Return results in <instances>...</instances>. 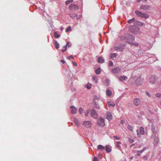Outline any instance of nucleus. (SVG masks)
<instances>
[{
  "label": "nucleus",
  "mask_w": 161,
  "mask_h": 161,
  "mask_svg": "<svg viewBox=\"0 0 161 161\" xmlns=\"http://www.w3.org/2000/svg\"><path fill=\"white\" fill-rule=\"evenodd\" d=\"M126 42L130 45L138 46V44L136 43H134L133 41L135 40V37L131 35H128L126 36Z\"/></svg>",
  "instance_id": "obj_1"
},
{
  "label": "nucleus",
  "mask_w": 161,
  "mask_h": 161,
  "mask_svg": "<svg viewBox=\"0 0 161 161\" xmlns=\"http://www.w3.org/2000/svg\"><path fill=\"white\" fill-rule=\"evenodd\" d=\"M131 26L129 27V31L130 32L133 33V34H136L137 32L140 30L139 27L135 26Z\"/></svg>",
  "instance_id": "obj_2"
},
{
  "label": "nucleus",
  "mask_w": 161,
  "mask_h": 161,
  "mask_svg": "<svg viewBox=\"0 0 161 161\" xmlns=\"http://www.w3.org/2000/svg\"><path fill=\"white\" fill-rule=\"evenodd\" d=\"M69 8L72 11H77L78 10L79 6L77 4H71L69 5Z\"/></svg>",
  "instance_id": "obj_3"
},
{
  "label": "nucleus",
  "mask_w": 161,
  "mask_h": 161,
  "mask_svg": "<svg viewBox=\"0 0 161 161\" xmlns=\"http://www.w3.org/2000/svg\"><path fill=\"white\" fill-rule=\"evenodd\" d=\"M98 125L100 126L103 127L105 125L104 119L102 118H100L97 121Z\"/></svg>",
  "instance_id": "obj_4"
},
{
  "label": "nucleus",
  "mask_w": 161,
  "mask_h": 161,
  "mask_svg": "<svg viewBox=\"0 0 161 161\" xmlns=\"http://www.w3.org/2000/svg\"><path fill=\"white\" fill-rule=\"evenodd\" d=\"M151 6L148 5H142L140 6V10H149L151 8Z\"/></svg>",
  "instance_id": "obj_5"
},
{
  "label": "nucleus",
  "mask_w": 161,
  "mask_h": 161,
  "mask_svg": "<svg viewBox=\"0 0 161 161\" xmlns=\"http://www.w3.org/2000/svg\"><path fill=\"white\" fill-rule=\"evenodd\" d=\"M140 133H139V130L138 129L136 130L137 136L138 137H140V134L144 135V128L142 127H140L139 129Z\"/></svg>",
  "instance_id": "obj_6"
},
{
  "label": "nucleus",
  "mask_w": 161,
  "mask_h": 161,
  "mask_svg": "<svg viewBox=\"0 0 161 161\" xmlns=\"http://www.w3.org/2000/svg\"><path fill=\"white\" fill-rule=\"evenodd\" d=\"M69 16L72 19L76 17L77 19H79L80 18V16H78V14H75L74 12H72L70 13L69 14Z\"/></svg>",
  "instance_id": "obj_7"
},
{
  "label": "nucleus",
  "mask_w": 161,
  "mask_h": 161,
  "mask_svg": "<svg viewBox=\"0 0 161 161\" xmlns=\"http://www.w3.org/2000/svg\"><path fill=\"white\" fill-rule=\"evenodd\" d=\"M120 70V69L119 67H116L113 69L111 70V71L114 74H118L119 73Z\"/></svg>",
  "instance_id": "obj_8"
},
{
  "label": "nucleus",
  "mask_w": 161,
  "mask_h": 161,
  "mask_svg": "<svg viewBox=\"0 0 161 161\" xmlns=\"http://www.w3.org/2000/svg\"><path fill=\"white\" fill-rule=\"evenodd\" d=\"M91 113L92 117H94L95 118H96V117H97V114L94 109H92L91 111Z\"/></svg>",
  "instance_id": "obj_9"
},
{
  "label": "nucleus",
  "mask_w": 161,
  "mask_h": 161,
  "mask_svg": "<svg viewBox=\"0 0 161 161\" xmlns=\"http://www.w3.org/2000/svg\"><path fill=\"white\" fill-rule=\"evenodd\" d=\"M133 103L135 105L137 106L139 105L140 103V100L138 98H136L134 99Z\"/></svg>",
  "instance_id": "obj_10"
},
{
  "label": "nucleus",
  "mask_w": 161,
  "mask_h": 161,
  "mask_svg": "<svg viewBox=\"0 0 161 161\" xmlns=\"http://www.w3.org/2000/svg\"><path fill=\"white\" fill-rule=\"evenodd\" d=\"M156 81V78L155 76H152L150 78V83L152 84H154Z\"/></svg>",
  "instance_id": "obj_11"
},
{
  "label": "nucleus",
  "mask_w": 161,
  "mask_h": 161,
  "mask_svg": "<svg viewBox=\"0 0 161 161\" xmlns=\"http://www.w3.org/2000/svg\"><path fill=\"white\" fill-rule=\"evenodd\" d=\"M83 125L84 126H86L87 127H90L92 125V124L89 121H84L83 123Z\"/></svg>",
  "instance_id": "obj_12"
},
{
  "label": "nucleus",
  "mask_w": 161,
  "mask_h": 161,
  "mask_svg": "<svg viewBox=\"0 0 161 161\" xmlns=\"http://www.w3.org/2000/svg\"><path fill=\"white\" fill-rule=\"evenodd\" d=\"M106 118L109 120H111L112 119V116L111 113L108 112L106 113Z\"/></svg>",
  "instance_id": "obj_13"
},
{
  "label": "nucleus",
  "mask_w": 161,
  "mask_h": 161,
  "mask_svg": "<svg viewBox=\"0 0 161 161\" xmlns=\"http://www.w3.org/2000/svg\"><path fill=\"white\" fill-rule=\"evenodd\" d=\"M145 25L144 23L141 22L139 21L136 20L135 22H134V26L139 25L140 26H142Z\"/></svg>",
  "instance_id": "obj_14"
},
{
  "label": "nucleus",
  "mask_w": 161,
  "mask_h": 161,
  "mask_svg": "<svg viewBox=\"0 0 161 161\" xmlns=\"http://www.w3.org/2000/svg\"><path fill=\"white\" fill-rule=\"evenodd\" d=\"M114 49L115 50H119L121 52H122L124 50V48L121 47L120 45L114 47Z\"/></svg>",
  "instance_id": "obj_15"
},
{
  "label": "nucleus",
  "mask_w": 161,
  "mask_h": 161,
  "mask_svg": "<svg viewBox=\"0 0 161 161\" xmlns=\"http://www.w3.org/2000/svg\"><path fill=\"white\" fill-rule=\"evenodd\" d=\"M70 108L71 109V112L72 114H75L76 112V108L73 106H71L70 107Z\"/></svg>",
  "instance_id": "obj_16"
},
{
  "label": "nucleus",
  "mask_w": 161,
  "mask_h": 161,
  "mask_svg": "<svg viewBox=\"0 0 161 161\" xmlns=\"http://www.w3.org/2000/svg\"><path fill=\"white\" fill-rule=\"evenodd\" d=\"M92 106L94 108H96L97 109H99L100 108L99 105L95 101H93L92 103Z\"/></svg>",
  "instance_id": "obj_17"
},
{
  "label": "nucleus",
  "mask_w": 161,
  "mask_h": 161,
  "mask_svg": "<svg viewBox=\"0 0 161 161\" xmlns=\"http://www.w3.org/2000/svg\"><path fill=\"white\" fill-rule=\"evenodd\" d=\"M97 61L99 63H103L104 62V59L102 57H99L98 58Z\"/></svg>",
  "instance_id": "obj_18"
},
{
  "label": "nucleus",
  "mask_w": 161,
  "mask_h": 161,
  "mask_svg": "<svg viewBox=\"0 0 161 161\" xmlns=\"http://www.w3.org/2000/svg\"><path fill=\"white\" fill-rule=\"evenodd\" d=\"M141 18H144L145 19L148 18L149 15L147 13H143Z\"/></svg>",
  "instance_id": "obj_19"
},
{
  "label": "nucleus",
  "mask_w": 161,
  "mask_h": 161,
  "mask_svg": "<svg viewBox=\"0 0 161 161\" xmlns=\"http://www.w3.org/2000/svg\"><path fill=\"white\" fill-rule=\"evenodd\" d=\"M135 13L138 17H141L143 13L138 10H136L135 11Z\"/></svg>",
  "instance_id": "obj_20"
},
{
  "label": "nucleus",
  "mask_w": 161,
  "mask_h": 161,
  "mask_svg": "<svg viewBox=\"0 0 161 161\" xmlns=\"http://www.w3.org/2000/svg\"><path fill=\"white\" fill-rule=\"evenodd\" d=\"M121 143L120 142L118 141V142H117V143H116V145L117 147L119 149L120 151H122V149H121V146L119 145V144Z\"/></svg>",
  "instance_id": "obj_21"
},
{
  "label": "nucleus",
  "mask_w": 161,
  "mask_h": 161,
  "mask_svg": "<svg viewBox=\"0 0 161 161\" xmlns=\"http://www.w3.org/2000/svg\"><path fill=\"white\" fill-rule=\"evenodd\" d=\"M105 149L107 152L108 153H110L112 150L111 148H110L108 145H106L105 147Z\"/></svg>",
  "instance_id": "obj_22"
},
{
  "label": "nucleus",
  "mask_w": 161,
  "mask_h": 161,
  "mask_svg": "<svg viewBox=\"0 0 161 161\" xmlns=\"http://www.w3.org/2000/svg\"><path fill=\"white\" fill-rule=\"evenodd\" d=\"M135 19V18H133L131 19H130L128 20L127 21V22L129 24H130L132 23H134V22H136Z\"/></svg>",
  "instance_id": "obj_23"
},
{
  "label": "nucleus",
  "mask_w": 161,
  "mask_h": 161,
  "mask_svg": "<svg viewBox=\"0 0 161 161\" xmlns=\"http://www.w3.org/2000/svg\"><path fill=\"white\" fill-rule=\"evenodd\" d=\"M54 44L55 46V48L58 49L59 47V44L57 41H55Z\"/></svg>",
  "instance_id": "obj_24"
},
{
  "label": "nucleus",
  "mask_w": 161,
  "mask_h": 161,
  "mask_svg": "<svg viewBox=\"0 0 161 161\" xmlns=\"http://www.w3.org/2000/svg\"><path fill=\"white\" fill-rule=\"evenodd\" d=\"M97 148L99 150H102L104 149L105 147L101 145H99L97 146Z\"/></svg>",
  "instance_id": "obj_25"
},
{
  "label": "nucleus",
  "mask_w": 161,
  "mask_h": 161,
  "mask_svg": "<svg viewBox=\"0 0 161 161\" xmlns=\"http://www.w3.org/2000/svg\"><path fill=\"white\" fill-rule=\"evenodd\" d=\"M106 94L109 97H110L112 95V92L110 90L107 89L106 90Z\"/></svg>",
  "instance_id": "obj_26"
},
{
  "label": "nucleus",
  "mask_w": 161,
  "mask_h": 161,
  "mask_svg": "<svg viewBox=\"0 0 161 161\" xmlns=\"http://www.w3.org/2000/svg\"><path fill=\"white\" fill-rule=\"evenodd\" d=\"M74 121V123H75V124L77 125V126H79L80 125L79 123L78 122V120L76 118H74L73 119Z\"/></svg>",
  "instance_id": "obj_27"
},
{
  "label": "nucleus",
  "mask_w": 161,
  "mask_h": 161,
  "mask_svg": "<svg viewBox=\"0 0 161 161\" xmlns=\"http://www.w3.org/2000/svg\"><path fill=\"white\" fill-rule=\"evenodd\" d=\"M127 77L125 76H121L119 78V79L120 81H123L125 80L126 79H127Z\"/></svg>",
  "instance_id": "obj_28"
},
{
  "label": "nucleus",
  "mask_w": 161,
  "mask_h": 161,
  "mask_svg": "<svg viewBox=\"0 0 161 161\" xmlns=\"http://www.w3.org/2000/svg\"><path fill=\"white\" fill-rule=\"evenodd\" d=\"M118 54L116 53H113V54H111L110 55V58H116Z\"/></svg>",
  "instance_id": "obj_29"
},
{
  "label": "nucleus",
  "mask_w": 161,
  "mask_h": 161,
  "mask_svg": "<svg viewBox=\"0 0 161 161\" xmlns=\"http://www.w3.org/2000/svg\"><path fill=\"white\" fill-rule=\"evenodd\" d=\"M60 36V35L58 34L57 32H54V36L56 38H58Z\"/></svg>",
  "instance_id": "obj_30"
},
{
  "label": "nucleus",
  "mask_w": 161,
  "mask_h": 161,
  "mask_svg": "<svg viewBox=\"0 0 161 161\" xmlns=\"http://www.w3.org/2000/svg\"><path fill=\"white\" fill-rule=\"evenodd\" d=\"M100 69H101L99 67L97 68L95 71L97 75L99 74L100 73Z\"/></svg>",
  "instance_id": "obj_31"
},
{
  "label": "nucleus",
  "mask_w": 161,
  "mask_h": 161,
  "mask_svg": "<svg viewBox=\"0 0 161 161\" xmlns=\"http://www.w3.org/2000/svg\"><path fill=\"white\" fill-rule=\"evenodd\" d=\"M73 0H69L68 1H67L65 2V4L66 5H67L68 4H69L70 3H72L73 2Z\"/></svg>",
  "instance_id": "obj_32"
},
{
  "label": "nucleus",
  "mask_w": 161,
  "mask_h": 161,
  "mask_svg": "<svg viewBox=\"0 0 161 161\" xmlns=\"http://www.w3.org/2000/svg\"><path fill=\"white\" fill-rule=\"evenodd\" d=\"M146 149V147H144L142 150L138 151L137 152L138 153H142Z\"/></svg>",
  "instance_id": "obj_33"
},
{
  "label": "nucleus",
  "mask_w": 161,
  "mask_h": 161,
  "mask_svg": "<svg viewBox=\"0 0 161 161\" xmlns=\"http://www.w3.org/2000/svg\"><path fill=\"white\" fill-rule=\"evenodd\" d=\"M127 128L129 130L131 131H133V128L132 126H131L130 125H129L127 126Z\"/></svg>",
  "instance_id": "obj_34"
},
{
  "label": "nucleus",
  "mask_w": 161,
  "mask_h": 161,
  "mask_svg": "<svg viewBox=\"0 0 161 161\" xmlns=\"http://www.w3.org/2000/svg\"><path fill=\"white\" fill-rule=\"evenodd\" d=\"M140 80V78L137 79L136 81V83L138 85H141L142 84V82H138L139 81V80Z\"/></svg>",
  "instance_id": "obj_35"
},
{
  "label": "nucleus",
  "mask_w": 161,
  "mask_h": 161,
  "mask_svg": "<svg viewBox=\"0 0 161 161\" xmlns=\"http://www.w3.org/2000/svg\"><path fill=\"white\" fill-rule=\"evenodd\" d=\"M120 40L121 41H124L126 40V36H121L120 37Z\"/></svg>",
  "instance_id": "obj_36"
},
{
  "label": "nucleus",
  "mask_w": 161,
  "mask_h": 161,
  "mask_svg": "<svg viewBox=\"0 0 161 161\" xmlns=\"http://www.w3.org/2000/svg\"><path fill=\"white\" fill-rule=\"evenodd\" d=\"M108 103L109 105V106H112V107H114L115 105V104L114 103H113L112 104L110 103V102H108Z\"/></svg>",
  "instance_id": "obj_37"
},
{
  "label": "nucleus",
  "mask_w": 161,
  "mask_h": 161,
  "mask_svg": "<svg viewBox=\"0 0 161 161\" xmlns=\"http://www.w3.org/2000/svg\"><path fill=\"white\" fill-rule=\"evenodd\" d=\"M71 28L70 26H69L66 29V32H68L69 31H71Z\"/></svg>",
  "instance_id": "obj_38"
},
{
  "label": "nucleus",
  "mask_w": 161,
  "mask_h": 161,
  "mask_svg": "<svg viewBox=\"0 0 161 161\" xmlns=\"http://www.w3.org/2000/svg\"><path fill=\"white\" fill-rule=\"evenodd\" d=\"M154 141L155 143H158L159 142L158 139L157 137H155L154 138Z\"/></svg>",
  "instance_id": "obj_39"
},
{
  "label": "nucleus",
  "mask_w": 161,
  "mask_h": 161,
  "mask_svg": "<svg viewBox=\"0 0 161 161\" xmlns=\"http://www.w3.org/2000/svg\"><path fill=\"white\" fill-rule=\"evenodd\" d=\"M108 65L109 66H113V63L112 61H109L108 62Z\"/></svg>",
  "instance_id": "obj_40"
},
{
  "label": "nucleus",
  "mask_w": 161,
  "mask_h": 161,
  "mask_svg": "<svg viewBox=\"0 0 161 161\" xmlns=\"http://www.w3.org/2000/svg\"><path fill=\"white\" fill-rule=\"evenodd\" d=\"M83 109L81 107L80 108L79 110V112L80 113V114H81L83 112Z\"/></svg>",
  "instance_id": "obj_41"
},
{
  "label": "nucleus",
  "mask_w": 161,
  "mask_h": 161,
  "mask_svg": "<svg viewBox=\"0 0 161 161\" xmlns=\"http://www.w3.org/2000/svg\"><path fill=\"white\" fill-rule=\"evenodd\" d=\"M105 82L108 86L109 85L110 83V81L108 79H106L105 80Z\"/></svg>",
  "instance_id": "obj_42"
},
{
  "label": "nucleus",
  "mask_w": 161,
  "mask_h": 161,
  "mask_svg": "<svg viewBox=\"0 0 161 161\" xmlns=\"http://www.w3.org/2000/svg\"><path fill=\"white\" fill-rule=\"evenodd\" d=\"M99 99L97 96L95 95L94 97V101H95L96 100H99Z\"/></svg>",
  "instance_id": "obj_43"
},
{
  "label": "nucleus",
  "mask_w": 161,
  "mask_h": 161,
  "mask_svg": "<svg viewBox=\"0 0 161 161\" xmlns=\"http://www.w3.org/2000/svg\"><path fill=\"white\" fill-rule=\"evenodd\" d=\"M155 127L154 126V125H153L152 126L151 130H152V131H153V133L154 132L155 130Z\"/></svg>",
  "instance_id": "obj_44"
},
{
  "label": "nucleus",
  "mask_w": 161,
  "mask_h": 161,
  "mask_svg": "<svg viewBox=\"0 0 161 161\" xmlns=\"http://www.w3.org/2000/svg\"><path fill=\"white\" fill-rule=\"evenodd\" d=\"M156 97L159 98L161 97V94L160 93H157L156 94Z\"/></svg>",
  "instance_id": "obj_45"
},
{
  "label": "nucleus",
  "mask_w": 161,
  "mask_h": 161,
  "mask_svg": "<svg viewBox=\"0 0 161 161\" xmlns=\"http://www.w3.org/2000/svg\"><path fill=\"white\" fill-rule=\"evenodd\" d=\"M129 142H130V143H131L133 142L134 141V140L133 139H131V138L129 139Z\"/></svg>",
  "instance_id": "obj_46"
},
{
  "label": "nucleus",
  "mask_w": 161,
  "mask_h": 161,
  "mask_svg": "<svg viewBox=\"0 0 161 161\" xmlns=\"http://www.w3.org/2000/svg\"><path fill=\"white\" fill-rule=\"evenodd\" d=\"M147 157L146 155H145L143 157V159L144 160H147Z\"/></svg>",
  "instance_id": "obj_47"
},
{
  "label": "nucleus",
  "mask_w": 161,
  "mask_h": 161,
  "mask_svg": "<svg viewBox=\"0 0 161 161\" xmlns=\"http://www.w3.org/2000/svg\"><path fill=\"white\" fill-rule=\"evenodd\" d=\"M114 137L117 140H119L120 139V138L116 136H114Z\"/></svg>",
  "instance_id": "obj_48"
},
{
  "label": "nucleus",
  "mask_w": 161,
  "mask_h": 161,
  "mask_svg": "<svg viewBox=\"0 0 161 161\" xmlns=\"http://www.w3.org/2000/svg\"><path fill=\"white\" fill-rule=\"evenodd\" d=\"M93 161H98V158L97 157H95L93 158Z\"/></svg>",
  "instance_id": "obj_49"
},
{
  "label": "nucleus",
  "mask_w": 161,
  "mask_h": 161,
  "mask_svg": "<svg viewBox=\"0 0 161 161\" xmlns=\"http://www.w3.org/2000/svg\"><path fill=\"white\" fill-rule=\"evenodd\" d=\"M69 42H67V43L66 44V45L65 46H66L67 47L68 46V47H71V45L70 44L69 45Z\"/></svg>",
  "instance_id": "obj_50"
},
{
  "label": "nucleus",
  "mask_w": 161,
  "mask_h": 161,
  "mask_svg": "<svg viewBox=\"0 0 161 161\" xmlns=\"http://www.w3.org/2000/svg\"><path fill=\"white\" fill-rule=\"evenodd\" d=\"M148 111H149V112L151 114H153V111H152L150 109H148Z\"/></svg>",
  "instance_id": "obj_51"
},
{
  "label": "nucleus",
  "mask_w": 161,
  "mask_h": 161,
  "mask_svg": "<svg viewBox=\"0 0 161 161\" xmlns=\"http://www.w3.org/2000/svg\"><path fill=\"white\" fill-rule=\"evenodd\" d=\"M70 58H71L72 59L74 58L73 57L72 55H71L69 57H68L67 58L68 59H70Z\"/></svg>",
  "instance_id": "obj_52"
},
{
  "label": "nucleus",
  "mask_w": 161,
  "mask_h": 161,
  "mask_svg": "<svg viewBox=\"0 0 161 161\" xmlns=\"http://www.w3.org/2000/svg\"><path fill=\"white\" fill-rule=\"evenodd\" d=\"M72 63L73 64V65L75 66H77V64L76 63H75L73 61L72 62Z\"/></svg>",
  "instance_id": "obj_53"
},
{
  "label": "nucleus",
  "mask_w": 161,
  "mask_h": 161,
  "mask_svg": "<svg viewBox=\"0 0 161 161\" xmlns=\"http://www.w3.org/2000/svg\"><path fill=\"white\" fill-rule=\"evenodd\" d=\"M146 95L149 97H150V94L147 91H146Z\"/></svg>",
  "instance_id": "obj_54"
},
{
  "label": "nucleus",
  "mask_w": 161,
  "mask_h": 161,
  "mask_svg": "<svg viewBox=\"0 0 161 161\" xmlns=\"http://www.w3.org/2000/svg\"><path fill=\"white\" fill-rule=\"evenodd\" d=\"M98 156L100 158H102V154L100 153H99L98 154Z\"/></svg>",
  "instance_id": "obj_55"
},
{
  "label": "nucleus",
  "mask_w": 161,
  "mask_h": 161,
  "mask_svg": "<svg viewBox=\"0 0 161 161\" xmlns=\"http://www.w3.org/2000/svg\"><path fill=\"white\" fill-rule=\"evenodd\" d=\"M88 113H89L88 110H87V111L86 112V113H85V115L86 117L87 116H88Z\"/></svg>",
  "instance_id": "obj_56"
},
{
  "label": "nucleus",
  "mask_w": 161,
  "mask_h": 161,
  "mask_svg": "<svg viewBox=\"0 0 161 161\" xmlns=\"http://www.w3.org/2000/svg\"><path fill=\"white\" fill-rule=\"evenodd\" d=\"M120 45L121 47H125L126 46V44H120Z\"/></svg>",
  "instance_id": "obj_57"
},
{
  "label": "nucleus",
  "mask_w": 161,
  "mask_h": 161,
  "mask_svg": "<svg viewBox=\"0 0 161 161\" xmlns=\"http://www.w3.org/2000/svg\"><path fill=\"white\" fill-rule=\"evenodd\" d=\"M86 87L88 89H90L91 88V87L90 86H88V85H86Z\"/></svg>",
  "instance_id": "obj_58"
},
{
  "label": "nucleus",
  "mask_w": 161,
  "mask_h": 161,
  "mask_svg": "<svg viewBox=\"0 0 161 161\" xmlns=\"http://www.w3.org/2000/svg\"><path fill=\"white\" fill-rule=\"evenodd\" d=\"M63 64L65 63V61L64 60H61L60 61Z\"/></svg>",
  "instance_id": "obj_59"
},
{
  "label": "nucleus",
  "mask_w": 161,
  "mask_h": 161,
  "mask_svg": "<svg viewBox=\"0 0 161 161\" xmlns=\"http://www.w3.org/2000/svg\"><path fill=\"white\" fill-rule=\"evenodd\" d=\"M124 123V121L123 120H121L120 121V124H123Z\"/></svg>",
  "instance_id": "obj_60"
},
{
  "label": "nucleus",
  "mask_w": 161,
  "mask_h": 161,
  "mask_svg": "<svg viewBox=\"0 0 161 161\" xmlns=\"http://www.w3.org/2000/svg\"><path fill=\"white\" fill-rule=\"evenodd\" d=\"M96 77L94 76H93L92 77V80H96Z\"/></svg>",
  "instance_id": "obj_61"
},
{
  "label": "nucleus",
  "mask_w": 161,
  "mask_h": 161,
  "mask_svg": "<svg viewBox=\"0 0 161 161\" xmlns=\"http://www.w3.org/2000/svg\"><path fill=\"white\" fill-rule=\"evenodd\" d=\"M63 47L64 48H65V50H66L67 49V47L65 45L64 46V47Z\"/></svg>",
  "instance_id": "obj_62"
},
{
  "label": "nucleus",
  "mask_w": 161,
  "mask_h": 161,
  "mask_svg": "<svg viewBox=\"0 0 161 161\" xmlns=\"http://www.w3.org/2000/svg\"><path fill=\"white\" fill-rule=\"evenodd\" d=\"M141 2H142V0H137V3H139Z\"/></svg>",
  "instance_id": "obj_63"
},
{
  "label": "nucleus",
  "mask_w": 161,
  "mask_h": 161,
  "mask_svg": "<svg viewBox=\"0 0 161 161\" xmlns=\"http://www.w3.org/2000/svg\"><path fill=\"white\" fill-rule=\"evenodd\" d=\"M66 50H65V49L64 50H62V53H64L65 52V51H66Z\"/></svg>",
  "instance_id": "obj_64"
}]
</instances>
